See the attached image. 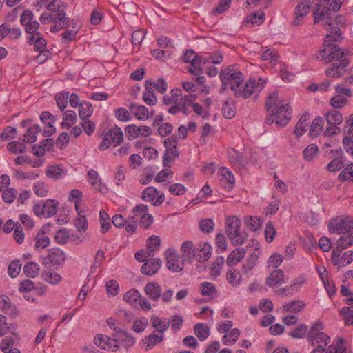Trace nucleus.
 <instances>
[{
  "mask_svg": "<svg viewBox=\"0 0 353 353\" xmlns=\"http://www.w3.org/2000/svg\"><path fill=\"white\" fill-rule=\"evenodd\" d=\"M28 42L30 45L34 44V49L39 52H42L46 50V41L39 34L38 36L29 37Z\"/></svg>",
  "mask_w": 353,
  "mask_h": 353,
  "instance_id": "c85d7f7f",
  "label": "nucleus"
},
{
  "mask_svg": "<svg viewBox=\"0 0 353 353\" xmlns=\"http://www.w3.org/2000/svg\"><path fill=\"white\" fill-rule=\"evenodd\" d=\"M39 26L40 25L39 22H37V21H33L31 23H28V25L24 26L25 32L27 34H29L30 37L38 36L39 34H41L38 31Z\"/></svg>",
  "mask_w": 353,
  "mask_h": 353,
  "instance_id": "69168bd1",
  "label": "nucleus"
},
{
  "mask_svg": "<svg viewBox=\"0 0 353 353\" xmlns=\"http://www.w3.org/2000/svg\"><path fill=\"white\" fill-rule=\"evenodd\" d=\"M221 83L228 84L230 89L234 92L235 97L245 99L255 92H260L264 88L266 81L259 78L250 79L243 84V74L232 66H228L220 73Z\"/></svg>",
  "mask_w": 353,
  "mask_h": 353,
  "instance_id": "f257e3e1",
  "label": "nucleus"
},
{
  "mask_svg": "<svg viewBox=\"0 0 353 353\" xmlns=\"http://www.w3.org/2000/svg\"><path fill=\"white\" fill-rule=\"evenodd\" d=\"M159 192L154 187H148L142 192L141 198L145 201H153Z\"/></svg>",
  "mask_w": 353,
  "mask_h": 353,
  "instance_id": "3c124183",
  "label": "nucleus"
},
{
  "mask_svg": "<svg viewBox=\"0 0 353 353\" xmlns=\"http://www.w3.org/2000/svg\"><path fill=\"white\" fill-rule=\"evenodd\" d=\"M259 256L256 252H252L246 259L245 263L243 265L242 271L243 273L247 274L251 271L256 265L258 261Z\"/></svg>",
  "mask_w": 353,
  "mask_h": 353,
  "instance_id": "c03bdc74",
  "label": "nucleus"
},
{
  "mask_svg": "<svg viewBox=\"0 0 353 353\" xmlns=\"http://www.w3.org/2000/svg\"><path fill=\"white\" fill-rule=\"evenodd\" d=\"M144 292L152 301H158L161 295L160 285L154 282L148 283L144 288Z\"/></svg>",
  "mask_w": 353,
  "mask_h": 353,
  "instance_id": "4be33fe9",
  "label": "nucleus"
},
{
  "mask_svg": "<svg viewBox=\"0 0 353 353\" xmlns=\"http://www.w3.org/2000/svg\"><path fill=\"white\" fill-rule=\"evenodd\" d=\"M305 303L304 301L301 300H296L290 301L285 304L283 306V310L285 312L299 313L305 307Z\"/></svg>",
  "mask_w": 353,
  "mask_h": 353,
  "instance_id": "c756f323",
  "label": "nucleus"
},
{
  "mask_svg": "<svg viewBox=\"0 0 353 353\" xmlns=\"http://www.w3.org/2000/svg\"><path fill=\"white\" fill-rule=\"evenodd\" d=\"M88 176L89 177V181L91 183L92 185L99 192H104L106 191L107 188L105 185H103L101 182V179L99 177V174L94 170H90Z\"/></svg>",
  "mask_w": 353,
  "mask_h": 353,
  "instance_id": "a878e982",
  "label": "nucleus"
},
{
  "mask_svg": "<svg viewBox=\"0 0 353 353\" xmlns=\"http://www.w3.org/2000/svg\"><path fill=\"white\" fill-rule=\"evenodd\" d=\"M167 268L173 272H180L184 268V261L176 251L168 249L165 252Z\"/></svg>",
  "mask_w": 353,
  "mask_h": 353,
  "instance_id": "9d476101",
  "label": "nucleus"
},
{
  "mask_svg": "<svg viewBox=\"0 0 353 353\" xmlns=\"http://www.w3.org/2000/svg\"><path fill=\"white\" fill-rule=\"evenodd\" d=\"M163 143L165 150L163 157V164L164 167H170L172 161L179 157V152L177 150V138L174 136L166 138Z\"/></svg>",
  "mask_w": 353,
  "mask_h": 353,
  "instance_id": "423d86ee",
  "label": "nucleus"
},
{
  "mask_svg": "<svg viewBox=\"0 0 353 353\" xmlns=\"http://www.w3.org/2000/svg\"><path fill=\"white\" fill-rule=\"evenodd\" d=\"M123 141V134L122 130L119 127L115 126L105 133L99 148L100 150H104L110 146L111 144H114V146H117L120 145Z\"/></svg>",
  "mask_w": 353,
  "mask_h": 353,
  "instance_id": "6e6552de",
  "label": "nucleus"
},
{
  "mask_svg": "<svg viewBox=\"0 0 353 353\" xmlns=\"http://www.w3.org/2000/svg\"><path fill=\"white\" fill-rule=\"evenodd\" d=\"M39 265L34 262H28L24 265L23 272L26 276L30 278L36 277L39 272Z\"/></svg>",
  "mask_w": 353,
  "mask_h": 353,
  "instance_id": "37998d69",
  "label": "nucleus"
},
{
  "mask_svg": "<svg viewBox=\"0 0 353 353\" xmlns=\"http://www.w3.org/2000/svg\"><path fill=\"white\" fill-rule=\"evenodd\" d=\"M325 28L329 32L325 37V42L329 41H336L341 34L340 28L334 26V23L331 21V26H325Z\"/></svg>",
  "mask_w": 353,
  "mask_h": 353,
  "instance_id": "f704fd0d",
  "label": "nucleus"
},
{
  "mask_svg": "<svg viewBox=\"0 0 353 353\" xmlns=\"http://www.w3.org/2000/svg\"><path fill=\"white\" fill-rule=\"evenodd\" d=\"M152 325L153 327L156 328L157 332L159 334H164L169 326V322H163L161 319L157 316H152L151 318Z\"/></svg>",
  "mask_w": 353,
  "mask_h": 353,
  "instance_id": "49530a36",
  "label": "nucleus"
},
{
  "mask_svg": "<svg viewBox=\"0 0 353 353\" xmlns=\"http://www.w3.org/2000/svg\"><path fill=\"white\" fill-rule=\"evenodd\" d=\"M161 261L159 259H147L141 268V272L143 274H154L161 265Z\"/></svg>",
  "mask_w": 353,
  "mask_h": 353,
  "instance_id": "412c9836",
  "label": "nucleus"
},
{
  "mask_svg": "<svg viewBox=\"0 0 353 353\" xmlns=\"http://www.w3.org/2000/svg\"><path fill=\"white\" fill-rule=\"evenodd\" d=\"M284 283V274L281 270L272 271L266 280V285L271 288L281 285Z\"/></svg>",
  "mask_w": 353,
  "mask_h": 353,
  "instance_id": "5701e85b",
  "label": "nucleus"
},
{
  "mask_svg": "<svg viewBox=\"0 0 353 353\" xmlns=\"http://www.w3.org/2000/svg\"><path fill=\"white\" fill-rule=\"evenodd\" d=\"M56 0H52V1L46 6L47 9L52 12V22L61 23L63 26H68L70 19L66 17V14L63 8L60 6L57 9L54 8Z\"/></svg>",
  "mask_w": 353,
  "mask_h": 353,
  "instance_id": "f8f14e48",
  "label": "nucleus"
},
{
  "mask_svg": "<svg viewBox=\"0 0 353 353\" xmlns=\"http://www.w3.org/2000/svg\"><path fill=\"white\" fill-rule=\"evenodd\" d=\"M318 150L319 148L316 144H310L303 152V157L307 161H311L316 156Z\"/></svg>",
  "mask_w": 353,
  "mask_h": 353,
  "instance_id": "680f3d73",
  "label": "nucleus"
},
{
  "mask_svg": "<svg viewBox=\"0 0 353 353\" xmlns=\"http://www.w3.org/2000/svg\"><path fill=\"white\" fill-rule=\"evenodd\" d=\"M241 224L240 219L236 216H229L226 219L225 231L234 245L243 244L247 238L246 233L240 231Z\"/></svg>",
  "mask_w": 353,
  "mask_h": 353,
  "instance_id": "7ed1b4c3",
  "label": "nucleus"
},
{
  "mask_svg": "<svg viewBox=\"0 0 353 353\" xmlns=\"http://www.w3.org/2000/svg\"><path fill=\"white\" fill-rule=\"evenodd\" d=\"M265 20V14L259 10L252 14H250L245 19V22L251 26L261 25Z\"/></svg>",
  "mask_w": 353,
  "mask_h": 353,
  "instance_id": "79ce46f5",
  "label": "nucleus"
},
{
  "mask_svg": "<svg viewBox=\"0 0 353 353\" xmlns=\"http://www.w3.org/2000/svg\"><path fill=\"white\" fill-rule=\"evenodd\" d=\"M59 203L54 199H47L43 203H36L33 207V211L36 216L51 217L57 211Z\"/></svg>",
  "mask_w": 353,
  "mask_h": 353,
  "instance_id": "1a4fd4ad",
  "label": "nucleus"
},
{
  "mask_svg": "<svg viewBox=\"0 0 353 353\" xmlns=\"http://www.w3.org/2000/svg\"><path fill=\"white\" fill-rule=\"evenodd\" d=\"M324 125V118L321 117H316L311 124L310 129L309 131V135L310 137H316L322 132Z\"/></svg>",
  "mask_w": 353,
  "mask_h": 353,
  "instance_id": "bb28decb",
  "label": "nucleus"
},
{
  "mask_svg": "<svg viewBox=\"0 0 353 353\" xmlns=\"http://www.w3.org/2000/svg\"><path fill=\"white\" fill-rule=\"evenodd\" d=\"M276 114V125L284 127L287 125L292 117V110L288 103L277 105L274 110Z\"/></svg>",
  "mask_w": 353,
  "mask_h": 353,
  "instance_id": "9b49d317",
  "label": "nucleus"
},
{
  "mask_svg": "<svg viewBox=\"0 0 353 353\" xmlns=\"http://www.w3.org/2000/svg\"><path fill=\"white\" fill-rule=\"evenodd\" d=\"M0 308L9 315L15 316L17 314L15 305L12 304L10 299L6 295L0 296Z\"/></svg>",
  "mask_w": 353,
  "mask_h": 353,
  "instance_id": "393cba45",
  "label": "nucleus"
},
{
  "mask_svg": "<svg viewBox=\"0 0 353 353\" xmlns=\"http://www.w3.org/2000/svg\"><path fill=\"white\" fill-rule=\"evenodd\" d=\"M65 260L64 252L59 249H53L46 256L42 259L43 265H60Z\"/></svg>",
  "mask_w": 353,
  "mask_h": 353,
  "instance_id": "f3484780",
  "label": "nucleus"
},
{
  "mask_svg": "<svg viewBox=\"0 0 353 353\" xmlns=\"http://www.w3.org/2000/svg\"><path fill=\"white\" fill-rule=\"evenodd\" d=\"M164 339V334H155L154 332L145 337L143 340L146 344L145 350L154 347L157 344L161 343Z\"/></svg>",
  "mask_w": 353,
  "mask_h": 353,
  "instance_id": "7c9ffc66",
  "label": "nucleus"
},
{
  "mask_svg": "<svg viewBox=\"0 0 353 353\" xmlns=\"http://www.w3.org/2000/svg\"><path fill=\"white\" fill-rule=\"evenodd\" d=\"M309 114H304L299 120L294 129V133L296 137H301L306 132V127L308 125Z\"/></svg>",
  "mask_w": 353,
  "mask_h": 353,
  "instance_id": "473e14b6",
  "label": "nucleus"
},
{
  "mask_svg": "<svg viewBox=\"0 0 353 353\" xmlns=\"http://www.w3.org/2000/svg\"><path fill=\"white\" fill-rule=\"evenodd\" d=\"M194 332L195 335L201 341L206 340L210 335L208 326L203 323H196L194 325Z\"/></svg>",
  "mask_w": 353,
  "mask_h": 353,
  "instance_id": "c9c22d12",
  "label": "nucleus"
},
{
  "mask_svg": "<svg viewBox=\"0 0 353 353\" xmlns=\"http://www.w3.org/2000/svg\"><path fill=\"white\" fill-rule=\"evenodd\" d=\"M212 254V247L208 243H199L196 246L195 256L199 262H205L208 261Z\"/></svg>",
  "mask_w": 353,
  "mask_h": 353,
  "instance_id": "aec40b11",
  "label": "nucleus"
},
{
  "mask_svg": "<svg viewBox=\"0 0 353 353\" xmlns=\"http://www.w3.org/2000/svg\"><path fill=\"white\" fill-rule=\"evenodd\" d=\"M93 112L92 104L89 102H81L79 106V115L81 120L89 118Z\"/></svg>",
  "mask_w": 353,
  "mask_h": 353,
  "instance_id": "e433bc0d",
  "label": "nucleus"
},
{
  "mask_svg": "<svg viewBox=\"0 0 353 353\" xmlns=\"http://www.w3.org/2000/svg\"><path fill=\"white\" fill-rule=\"evenodd\" d=\"M314 23L315 24L323 22V25L331 26L332 14L327 10H321V4L317 3L313 12Z\"/></svg>",
  "mask_w": 353,
  "mask_h": 353,
  "instance_id": "a211bd4d",
  "label": "nucleus"
},
{
  "mask_svg": "<svg viewBox=\"0 0 353 353\" xmlns=\"http://www.w3.org/2000/svg\"><path fill=\"white\" fill-rule=\"evenodd\" d=\"M99 219L101 232L105 233L110 228V217L105 210H101L99 212Z\"/></svg>",
  "mask_w": 353,
  "mask_h": 353,
  "instance_id": "4d7b16f0",
  "label": "nucleus"
},
{
  "mask_svg": "<svg viewBox=\"0 0 353 353\" xmlns=\"http://www.w3.org/2000/svg\"><path fill=\"white\" fill-rule=\"evenodd\" d=\"M245 223L247 227L252 230L256 231L261 227V220L257 216H250L245 219Z\"/></svg>",
  "mask_w": 353,
  "mask_h": 353,
  "instance_id": "864d4df0",
  "label": "nucleus"
},
{
  "mask_svg": "<svg viewBox=\"0 0 353 353\" xmlns=\"http://www.w3.org/2000/svg\"><path fill=\"white\" fill-rule=\"evenodd\" d=\"M329 353H347V349L345 345V341L342 338L337 339L336 345L328 346Z\"/></svg>",
  "mask_w": 353,
  "mask_h": 353,
  "instance_id": "de8ad7c7",
  "label": "nucleus"
},
{
  "mask_svg": "<svg viewBox=\"0 0 353 353\" xmlns=\"http://www.w3.org/2000/svg\"><path fill=\"white\" fill-rule=\"evenodd\" d=\"M339 180L341 182L345 181H353V163H350L340 173Z\"/></svg>",
  "mask_w": 353,
  "mask_h": 353,
  "instance_id": "5fc2aeb1",
  "label": "nucleus"
},
{
  "mask_svg": "<svg viewBox=\"0 0 353 353\" xmlns=\"http://www.w3.org/2000/svg\"><path fill=\"white\" fill-rule=\"evenodd\" d=\"M63 120L61 125L65 126L68 129L70 128L72 125L77 122V118L75 112L72 110L64 112L63 114Z\"/></svg>",
  "mask_w": 353,
  "mask_h": 353,
  "instance_id": "a18cd8bd",
  "label": "nucleus"
},
{
  "mask_svg": "<svg viewBox=\"0 0 353 353\" xmlns=\"http://www.w3.org/2000/svg\"><path fill=\"white\" fill-rule=\"evenodd\" d=\"M310 10L309 2L303 1L297 5L294 8V19L292 22V26H299L303 24V18L309 13Z\"/></svg>",
  "mask_w": 353,
  "mask_h": 353,
  "instance_id": "2eb2a0df",
  "label": "nucleus"
},
{
  "mask_svg": "<svg viewBox=\"0 0 353 353\" xmlns=\"http://www.w3.org/2000/svg\"><path fill=\"white\" fill-rule=\"evenodd\" d=\"M245 254V250L244 248L239 247L232 251L227 258V264L228 265H233L239 262L243 257Z\"/></svg>",
  "mask_w": 353,
  "mask_h": 353,
  "instance_id": "cd10ccee",
  "label": "nucleus"
},
{
  "mask_svg": "<svg viewBox=\"0 0 353 353\" xmlns=\"http://www.w3.org/2000/svg\"><path fill=\"white\" fill-rule=\"evenodd\" d=\"M232 0H220L218 5L212 10V15H219L226 11L230 6Z\"/></svg>",
  "mask_w": 353,
  "mask_h": 353,
  "instance_id": "6e6d98bb",
  "label": "nucleus"
},
{
  "mask_svg": "<svg viewBox=\"0 0 353 353\" xmlns=\"http://www.w3.org/2000/svg\"><path fill=\"white\" fill-rule=\"evenodd\" d=\"M216 292V287L212 283L203 282L201 284V294L203 296H212Z\"/></svg>",
  "mask_w": 353,
  "mask_h": 353,
  "instance_id": "052dcab7",
  "label": "nucleus"
},
{
  "mask_svg": "<svg viewBox=\"0 0 353 353\" xmlns=\"http://www.w3.org/2000/svg\"><path fill=\"white\" fill-rule=\"evenodd\" d=\"M117 341V344L119 343L123 346L125 349H129L132 347L135 343V339L129 333L125 332V333L121 334V336L118 339H116Z\"/></svg>",
  "mask_w": 353,
  "mask_h": 353,
  "instance_id": "4c0bfd02",
  "label": "nucleus"
},
{
  "mask_svg": "<svg viewBox=\"0 0 353 353\" xmlns=\"http://www.w3.org/2000/svg\"><path fill=\"white\" fill-rule=\"evenodd\" d=\"M283 103L282 101H279V94L277 92H273L267 98L265 102V108L267 111H272L277 108V105Z\"/></svg>",
  "mask_w": 353,
  "mask_h": 353,
  "instance_id": "a19ab883",
  "label": "nucleus"
},
{
  "mask_svg": "<svg viewBox=\"0 0 353 353\" xmlns=\"http://www.w3.org/2000/svg\"><path fill=\"white\" fill-rule=\"evenodd\" d=\"M41 132L39 125H34L30 127L26 133L24 134L23 142L32 143L37 141V134Z\"/></svg>",
  "mask_w": 353,
  "mask_h": 353,
  "instance_id": "72a5a7b5",
  "label": "nucleus"
},
{
  "mask_svg": "<svg viewBox=\"0 0 353 353\" xmlns=\"http://www.w3.org/2000/svg\"><path fill=\"white\" fill-rule=\"evenodd\" d=\"M343 158L336 157L334 158L327 165V169L331 172H336L341 170L344 165V161L342 159Z\"/></svg>",
  "mask_w": 353,
  "mask_h": 353,
  "instance_id": "0e129e2a",
  "label": "nucleus"
},
{
  "mask_svg": "<svg viewBox=\"0 0 353 353\" xmlns=\"http://www.w3.org/2000/svg\"><path fill=\"white\" fill-rule=\"evenodd\" d=\"M220 174V183L221 186L228 190L233 188L234 185V177L232 173L226 168L222 167L219 170Z\"/></svg>",
  "mask_w": 353,
  "mask_h": 353,
  "instance_id": "6ab92c4d",
  "label": "nucleus"
},
{
  "mask_svg": "<svg viewBox=\"0 0 353 353\" xmlns=\"http://www.w3.org/2000/svg\"><path fill=\"white\" fill-rule=\"evenodd\" d=\"M337 246L334 250H336L337 252H341L343 250L347 248L353 244V233L349 234L346 236H341L337 240Z\"/></svg>",
  "mask_w": 353,
  "mask_h": 353,
  "instance_id": "58836bf2",
  "label": "nucleus"
},
{
  "mask_svg": "<svg viewBox=\"0 0 353 353\" xmlns=\"http://www.w3.org/2000/svg\"><path fill=\"white\" fill-rule=\"evenodd\" d=\"M351 54L349 50L331 43L321 50L316 57L326 63H332L325 70V73L328 77L336 78L343 74L345 68L350 63L347 57Z\"/></svg>",
  "mask_w": 353,
  "mask_h": 353,
  "instance_id": "f03ea898",
  "label": "nucleus"
},
{
  "mask_svg": "<svg viewBox=\"0 0 353 353\" xmlns=\"http://www.w3.org/2000/svg\"><path fill=\"white\" fill-rule=\"evenodd\" d=\"M323 324L321 322H316L310 328L308 332L307 339L311 343L312 345L315 344L326 346L330 341V337L325 334Z\"/></svg>",
  "mask_w": 353,
  "mask_h": 353,
  "instance_id": "0eeeda50",
  "label": "nucleus"
},
{
  "mask_svg": "<svg viewBox=\"0 0 353 353\" xmlns=\"http://www.w3.org/2000/svg\"><path fill=\"white\" fill-rule=\"evenodd\" d=\"M328 228L332 233H353V219L345 216H337L330 221Z\"/></svg>",
  "mask_w": 353,
  "mask_h": 353,
  "instance_id": "20e7f679",
  "label": "nucleus"
},
{
  "mask_svg": "<svg viewBox=\"0 0 353 353\" xmlns=\"http://www.w3.org/2000/svg\"><path fill=\"white\" fill-rule=\"evenodd\" d=\"M140 294L139 292L135 289H132L129 291H128L123 296V299L130 303V304H134L137 305V302L139 300V298L140 297Z\"/></svg>",
  "mask_w": 353,
  "mask_h": 353,
  "instance_id": "e2e57ef3",
  "label": "nucleus"
},
{
  "mask_svg": "<svg viewBox=\"0 0 353 353\" xmlns=\"http://www.w3.org/2000/svg\"><path fill=\"white\" fill-rule=\"evenodd\" d=\"M228 158L230 162L235 166H241L245 163L243 156L235 150L228 151Z\"/></svg>",
  "mask_w": 353,
  "mask_h": 353,
  "instance_id": "ea45409f",
  "label": "nucleus"
},
{
  "mask_svg": "<svg viewBox=\"0 0 353 353\" xmlns=\"http://www.w3.org/2000/svg\"><path fill=\"white\" fill-rule=\"evenodd\" d=\"M182 258L185 261H192L196 254V248H194L193 243L190 241L183 242L181 247Z\"/></svg>",
  "mask_w": 353,
  "mask_h": 353,
  "instance_id": "b1692460",
  "label": "nucleus"
},
{
  "mask_svg": "<svg viewBox=\"0 0 353 353\" xmlns=\"http://www.w3.org/2000/svg\"><path fill=\"white\" fill-rule=\"evenodd\" d=\"M236 106L232 99H228L225 101L222 107L223 115L226 119H232L236 114Z\"/></svg>",
  "mask_w": 353,
  "mask_h": 353,
  "instance_id": "2f4dec72",
  "label": "nucleus"
},
{
  "mask_svg": "<svg viewBox=\"0 0 353 353\" xmlns=\"http://www.w3.org/2000/svg\"><path fill=\"white\" fill-rule=\"evenodd\" d=\"M8 150L13 154L23 153L26 151V146L23 142L11 141L7 145Z\"/></svg>",
  "mask_w": 353,
  "mask_h": 353,
  "instance_id": "8fccbe9b",
  "label": "nucleus"
},
{
  "mask_svg": "<svg viewBox=\"0 0 353 353\" xmlns=\"http://www.w3.org/2000/svg\"><path fill=\"white\" fill-rule=\"evenodd\" d=\"M347 99L342 95L338 94L332 97L330 100V104L334 108H341L346 105Z\"/></svg>",
  "mask_w": 353,
  "mask_h": 353,
  "instance_id": "bf43d9fd",
  "label": "nucleus"
},
{
  "mask_svg": "<svg viewBox=\"0 0 353 353\" xmlns=\"http://www.w3.org/2000/svg\"><path fill=\"white\" fill-rule=\"evenodd\" d=\"M69 92L59 93L56 96L57 106L61 111H63L68 103Z\"/></svg>",
  "mask_w": 353,
  "mask_h": 353,
  "instance_id": "13d9d810",
  "label": "nucleus"
},
{
  "mask_svg": "<svg viewBox=\"0 0 353 353\" xmlns=\"http://www.w3.org/2000/svg\"><path fill=\"white\" fill-rule=\"evenodd\" d=\"M42 277L46 281L53 285L57 284L61 280V276L59 274L48 270L43 272Z\"/></svg>",
  "mask_w": 353,
  "mask_h": 353,
  "instance_id": "09e8293b",
  "label": "nucleus"
},
{
  "mask_svg": "<svg viewBox=\"0 0 353 353\" xmlns=\"http://www.w3.org/2000/svg\"><path fill=\"white\" fill-rule=\"evenodd\" d=\"M325 118L329 126L324 130L323 135L330 137L340 133L341 129L338 125L343 122L342 114L334 110L325 114Z\"/></svg>",
  "mask_w": 353,
  "mask_h": 353,
  "instance_id": "39448f33",
  "label": "nucleus"
},
{
  "mask_svg": "<svg viewBox=\"0 0 353 353\" xmlns=\"http://www.w3.org/2000/svg\"><path fill=\"white\" fill-rule=\"evenodd\" d=\"M183 61L185 63H190L191 66H196L197 65V55L195 54L194 51L192 50H188L185 51L183 57Z\"/></svg>",
  "mask_w": 353,
  "mask_h": 353,
  "instance_id": "338daca9",
  "label": "nucleus"
},
{
  "mask_svg": "<svg viewBox=\"0 0 353 353\" xmlns=\"http://www.w3.org/2000/svg\"><path fill=\"white\" fill-rule=\"evenodd\" d=\"M17 194V190L13 188H10L3 191L2 197L6 203H11L15 200Z\"/></svg>",
  "mask_w": 353,
  "mask_h": 353,
  "instance_id": "774afa93",
  "label": "nucleus"
},
{
  "mask_svg": "<svg viewBox=\"0 0 353 353\" xmlns=\"http://www.w3.org/2000/svg\"><path fill=\"white\" fill-rule=\"evenodd\" d=\"M94 341L96 345L101 349L117 351L119 348L116 339L110 338L106 335L98 334L94 337Z\"/></svg>",
  "mask_w": 353,
  "mask_h": 353,
  "instance_id": "4468645a",
  "label": "nucleus"
},
{
  "mask_svg": "<svg viewBox=\"0 0 353 353\" xmlns=\"http://www.w3.org/2000/svg\"><path fill=\"white\" fill-rule=\"evenodd\" d=\"M340 253L341 252H337L336 250H333L331 257L332 263L334 265L337 266L339 270L353 261V251H347L341 256H340Z\"/></svg>",
  "mask_w": 353,
  "mask_h": 353,
  "instance_id": "ddd939ff",
  "label": "nucleus"
},
{
  "mask_svg": "<svg viewBox=\"0 0 353 353\" xmlns=\"http://www.w3.org/2000/svg\"><path fill=\"white\" fill-rule=\"evenodd\" d=\"M125 131L130 139H134L139 136L146 137L152 134V130L150 127L145 125L138 127L134 124L126 126Z\"/></svg>",
  "mask_w": 353,
  "mask_h": 353,
  "instance_id": "dca6fc26",
  "label": "nucleus"
},
{
  "mask_svg": "<svg viewBox=\"0 0 353 353\" xmlns=\"http://www.w3.org/2000/svg\"><path fill=\"white\" fill-rule=\"evenodd\" d=\"M63 172L62 168L59 165L49 166L46 170V176L50 179H58Z\"/></svg>",
  "mask_w": 353,
  "mask_h": 353,
  "instance_id": "603ef678",
  "label": "nucleus"
}]
</instances>
